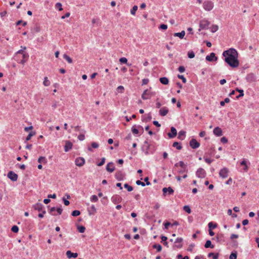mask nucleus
<instances>
[{"instance_id": "f257e3e1", "label": "nucleus", "mask_w": 259, "mask_h": 259, "mask_svg": "<svg viewBox=\"0 0 259 259\" xmlns=\"http://www.w3.org/2000/svg\"><path fill=\"white\" fill-rule=\"evenodd\" d=\"M223 56L225 58V62L232 68H235L239 66L238 53L235 49L231 48L224 51Z\"/></svg>"}, {"instance_id": "f03ea898", "label": "nucleus", "mask_w": 259, "mask_h": 259, "mask_svg": "<svg viewBox=\"0 0 259 259\" xmlns=\"http://www.w3.org/2000/svg\"><path fill=\"white\" fill-rule=\"evenodd\" d=\"M213 3L211 1H205L203 3V9L207 11H210L213 8Z\"/></svg>"}, {"instance_id": "7ed1b4c3", "label": "nucleus", "mask_w": 259, "mask_h": 259, "mask_svg": "<svg viewBox=\"0 0 259 259\" xmlns=\"http://www.w3.org/2000/svg\"><path fill=\"white\" fill-rule=\"evenodd\" d=\"M229 170L227 167L222 168L219 172V176L222 179H226L229 175Z\"/></svg>"}, {"instance_id": "20e7f679", "label": "nucleus", "mask_w": 259, "mask_h": 259, "mask_svg": "<svg viewBox=\"0 0 259 259\" xmlns=\"http://www.w3.org/2000/svg\"><path fill=\"white\" fill-rule=\"evenodd\" d=\"M210 22L206 19H203L200 21L199 27L200 29H207Z\"/></svg>"}, {"instance_id": "39448f33", "label": "nucleus", "mask_w": 259, "mask_h": 259, "mask_svg": "<svg viewBox=\"0 0 259 259\" xmlns=\"http://www.w3.org/2000/svg\"><path fill=\"white\" fill-rule=\"evenodd\" d=\"M153 95V93L150 92L149 90H146L144 91L142 95V98L143 100H147L151 98L152 96Z\"/></svg>"}, {"instance_id": "423d86ee", "label": "nucleus", "mask_w": 259, "mask_h": 259, "mask_svg": "<svg viewBox=\"0 0 259 259\" xmlns=\"http://www.w3.org/2000/svg\"><path fill=\"white\" fill-rule=\"evenodd\" d=\"M183 238H177L174 242V247L177 248H181L183 246Z\"/></svg>"}, {"instance_id": "0eeeda50", "label": "nucleus", "mask_w": 259, "mask_h": 259, "mask_svg": "<svg viewBox=\"0 0 259 259\" xmlns=\"http://www.w3.org/2000/svg\"><path fill=\"white\" fill-rule=\"evenodd\" d=\"M85 163V160L83 158L79 157L75 159V164L76 165L81 167L83 166Z\"/></svg>"}, {"instance_id": "6e6552de", "label": "nucleus", "mask_w": 259, "mask_h": 259, "mask_svg": "<svg viewBox=\"0 0 259 259\" xmlns=\"http://www.w3.org/2000/svg\"><path fill=\"white\" fill-rule=\"evenodd\" d=\"M7 176L11 180L16 181L18 179V175L12 171H10L8 173Z\"/></svg>"}, {"instance_id": "1a4fd4ad", "label": "nucleus", "mask_w": 259, "mask_h": 259, "mask_svg": "<svg viewBox=\"0 0 259 259\" xmlns=\"http://www.w3.org/2000/svg\"><path fill=\"white\" fill-rule=\"evenodd\" d=\"M87 210L89 215H93L97 212V209L94 205H92L87 208Z\"/></svg>"}, {"instance_id": "9d476101", "label": "nucleus", "mask_w": 259, "mask_h": 259, "mask_svg": "<svg viewBox=\"0 0 259 259\" xmlns=\"http://www.w3.org/2000/svg\"><path fill=\"white\" fill-rule=\"evenodd\" d=\"M190 146L193 149H196L200 146V144L195 139H193L190 142Z\"/></svg>"}, {"instance_id": "9b49d317", "label": "nucleus", "mask_w": 259, "mask_h": 259, "mask_svg": "<svg viewBox=\"0 0 259 259\" xmlns=\"http://www.w3.org/2000/svg\"><path fill=\"white\" fill-rule=\"evenodd\" d=\"M205 171L203 168H199L196 171V176L198 178H203L205 177Z\"/></svg>"}, {"instance_id": "f8f14e48", "label": "nucleus", "mask_w": 259, "mask_h": 259, "mask_svg": "<svg viewBox=\"0 0 259 259\" xmlns=\"http://www.w3.org/2000/svg\"><path fill=\"white\" fill-rule=\"evenodd\" d=\"M73 147V144L69 141H66L64 146V151L67 152L70 150Z\"/></svg>"}, {"instance_id": "ddd939ff", "label": "nucleus", "mask_w": 259, "mask_h": 259, "mask_svg": "<svg viewBox=\"0 0 259 259\" xmlns=\"http://www.w3.org/2000/svg\"><path fill=\"white\" fill-rule=\"evenodd\" d=\"M177 135V131L175 127H171L170 128V133H168L167 135L169 138H174Z\"/></svg>"}, {"instance_id": "4468645a", "label": "nucleus", "mask_w": 259, "mask_h": 259, "mask_svg": "<svg viewBox=\"0 0 259 259\" xmlns=\"http://www.w3.org/2000/svg\"><path fill=\"white\" fill-rule=\"evenodd\" d=\"M217 59L218 58L214 53H211L209 55L206 57V60L208 61H217Z\"/></svg>"}, {"instance_id": "2eb2a0df", "label": "nucleus", "mask_w": 259, "mask_h": 259, "mask_svg": "<svg viewBox=\"0 0 259 259\" xmlns=\"http://www.w3.org/2000/svg\"><path fill=\"white\" fill-rule=\"evenodd\" d=\"M150 145L148 144L147 141L145 142V145L143 147V150L145 151V153L148 155L150 153H153V152L149 151Z\"/></svg>"}, {"instance_id": "dca6fc26", "label": "nucleus", "mask_w": 259, "mask_h": 259, "mask_svg": "<svg viewBox=\"0 0 259 259\" xmlns=\"http://www.w3.org/2000/svg\"><path fill=\"white\" fill-rule=\"evenodd\" d=\"M213 134L217 137L221 136L223 135L222 130L219 127H216L213 131Z\"/></svg>"}, {"instance_id": "f3484780", "label": "nucleus", "mask_w": 259, "mask_h": 259, "mask_svg": "<svg viewBox=\"0 0 259 259\" xmlns=\"http://www.w3.org/2000/svg\"><path fill=\"white\" fill-rule=\"evenodd\" d=\"M162 191L164 195H166L167 193H168V194L169 195H171L174 193V190L170 187H169L168 188H163L162 189Z\"/></svg>"}, {"instance_id": "a211bd4d", "label": "nucleus", "mask_w": 259, "mask_h": 259, "mask_svg": "<svg viewBox=\"0 0 259 259\" xmlns=\"http://www.w3.org/2000/svg\"><path fill=\"white\" fill-rule=\"evenodd\" d=\"M168 112V108L166 107H164L161 108L159 111V114L162 116H165Z\"/></svg>"}, {"instance_id": "6ab92c4d", "label": "nucleus", "mask_w": 259, "mask_h": 259, "mask_svg": "<svg viewBox=\"0 0 259 259\" xmlns=\"http://www.w3.org/2000/svg\"><path fill=\"white\" fill-rule=\"evenodd\" d=\"M248 162L246 160H243L242 161L240 162V164L243 166V171H247L248 169V167L247 165V163Z\"/></svg>"}, {"instance_id": "aec40b11", "label": "nucleus", "mask_w": 259, "mask_h": 259, "mask_svg": "<svg viewBox=\"0 0 259 259\" xmlns=\"http://www.w3.org/2000/svg\"><path fill=\"white\" fill-rule=\"evenodd\" d=\"M115 169V167L113 163L110 162L107 164L106 166V170L110 172H112Z\"/></svg>"}, {"instance_id": "412c9836", "label": "nucleus", "mask_w": 259, "mask_h": 259, "mask_svg": "<svg viewBox=\"0 0 259 259\" xmlns=\"http://www.w3.org/2000/svg\"><path fill=\"white\" fill-rule=\"evenodd\" d=\"M66 254L67 257L69 258H70L72 257L76 258L78 256V254L77 253H73L70 250L67 251Z\"/></svg>"}, {"instance_id": "4be33fe9", "label": "nucleus", "mask_w": 259, "mask_h": 259, "mask_svg": "<svg viewBox=\"0 0 259 259\" xmlns=\"http://www.w3.org/2000/svg\"><path fill=\"white\" fill-rule=\"evenodd\" d=\"M62 210H63L61 207L56 208L55 207H53L51 209V212L52 213H53V211H56L58 214H61L62 212Z\"/></svg>"}, {"instance_id": "5701e85b", "label": "nucleus", "mask_w": 259, "mask_h": 259, "mask_svg": "<svg viewBox=\"0 0 259 259\" xmlns=\"http://www.w3.org/2000/svg\"><path fill=\"white\" fill-rule=\"evenodd\" d=\"M159 81L162 84H165V85L167 84L169 82L168 79L165 77H163L160 78Z\"/></svg>"}, {"instance_id": "b1692460", "label": "nucleus", "mask_w": 259, "mask_h": 259, "mask_svg": "<svg viewBox=\"0 0 259 259\" xmlns=\"http://www.w3.org/2000/svg\"><path fill=\"white\" fill-rule=\"evenodd\" d=\"M185 35V32L184 30L182 31L181 32H177L174 34L175 36H177L182 39L184 38Z\"/></svg>"}, {"instance_id": "393cba45", "label": "nucleus", "mask_w": 259, "mask_h": 259, "mask_svg": "<svg viewBox=\"0 0 259 259\" xmlns=\"http://www.w3.org/2000/svg\"><path fill=\"white\" fill-rule=\"evenodd\" d=\"M98 143L96 142H93L91 144V147H89L88 149L90 151H92V148H98L99 147Z\"/></svg>"}, {"instance_id": "a878e982", "label": "nucleus", "mask_w": 259, "mask_h": 259, "mask_svg": "<svg viewBox=\"0 0 259 259\" xmlns=\"http://www.w3.org/2000/svg\"><path fill=\"white\" fill-rule=\"evenodd\" d=\"M186 132L184 131H181L178 134V138L180 140H183L185 137Z\"/></svg>"}, {"instance_id": "bb28decb", "label": "nucleus", "mask_w": 259, "mask_h": 259, "mask_svg": "<svg viewBox=\"0 0 259 259\" xmlns=\"http://www.w3.org/2000/svg\"><path fill=\"white\" fill-rule=\"evenodd\" d=\"M121 199V197L118 195L113 196L111 198L112 202L114 203L119 202Z\"/></svg>"}, {"instance_id": "cd10ccee", "label": "nucleus", "mask_w": 259, "mask_h": 259, "mask_svg": "<svg viewBox=\"0 0 259 259\" xmlns=\"http://www.w3.org/2000/svg\"><path fill=\"white\" fill-rule=\"evenodd\" d=\"M43 84L45 87H48L51 84V82L47 77H44Z\"/></svg>"}, {"instance_id": "c85d7f7f", "label": "nucleus", "mask_w": 259, "mask_h": 259, "mask_svg": "<svg viewBox=\"0 0 259 259\" xmlns=\"http://www.w3.org/2000/svg\"><path fill=\"white\" fill-rule=\"evenodd\" d=\"M204 247L206 248H213L214 245L211 244V242L210 240H207L204 245Z\"/></svg>"}, {"instance_id": "c756f323", "label": "nucleus", "mask_w": 259, "mask_h": 259, "mask_svg": "<svg viewBox=\"0 0 259 259\" xmlns=\"http://www.w3.org/2000/svg\"><path fill=\"white\" fill-rule=\"evenodd\" d=\"M43 207V205L40 203H37L34 205V208L38 211H41Z\"/></svg>"}, {"instance_id": "7c9ffc66", "label": "nucleus", "mask_w": 259, "mask_h": 259, "mask_svg": "<svg viewBox=\"0 0 259 259\" xmlns=\"http://www.w3.org/2000/svg\"><path fill=\"white\" fill-rule=\"evenodd\" d=\"M38 162L40 163H46L47 162V160L45 157L40 156L38 159Z\"/></svg>"}, {"instance_id": "2f4dec72", "label": "nucleus", "mask_w": 259, "mask_h": 259, "mask_svg": "<svg viewBox=\"0 0 259 259\" xmlns=\"http://www.w3.org/2000/svg\"><path fill=\"white\" fill-rule=\"evenodd\" d=\"M172 146L178 150H181L182 148L181 145L177 142H175L172 144Z\"/></svg>"}, {"instance_id": "473e14b6", "label": "nucleus", "mask_w": 259, "mask_h": 259, "mask_svg": "<svg viewBox=\"0 0 259 259\" xmlns=\"http://www.w3.org/2000/svg\"><path fill=\"white\" fill-rule=\"evenodd\" d=\"M209 230L215 229L217 227V224H213V222H209L208 224Z\"/></svg>"}, {"instance_id": "72a5a7b5", "label": "nucleus", "mask_w": 259, "mask_h": 259, "mask_svg": "<svg viewBox=\"0 0 259 259\" xmlns=\"http://www.w3.org/2000/svg\"><path fill=\"white\" fill-rule=\"evenodd\" d=\"M208 257H212L213 259H218L219 254L218 253L214 254L213 252H210L208 254Z\"/></svg>"}, {"instance_id": "f704fd0d", "label": "nucleus", "mask_w": 259, "mask_h": 259, "mask_svg": "<svg viewBox=\"0 0 259 259\" xmlns=\"http://www.w3.org/2000/svg\"><path fill=\"white\" fill-rule=\"evenodd\" d=\"M180 166L182 168H186L185 163L183 161H180L175 164V166Z\"/></svg>"}, {"instance_id": "c9c22d12", "label": "nucleus", "mask_w": 259, "mask_h": 259, "mask_svg": "<svg viewBox=\"0 0 259 259\" xmlns=\"http://www.w3.org/2000/svg\"><path fill=\"white\" fill-rule=\"evenodd\" d=\"M90 201L92 202H97L98 201V196L95 195L91 196L90 197Z\"/></svg>"}, {"instance_id": "e433bc0d", "label": "nucleus", "mask_w": 259, "mask_h": 259, "mask_svg": "<svg viewBox=\"0 0 259 259\" xmlns=\"http://www.w3.org/2000/svg\"><path fill=\"white\" fill-rule=\"evenodd\" d=\"M63 58L64 59H65L69 63H72V59L67 55L64 54Z\"/></svg>"}, {"instance_id": "4c0bfd02", "label": "nucleus", "mask_w": 259, "mask_h": 259, "mask_svg": "<svg viewBox=\"0 0 259 259\" xmlns=\"http://www.w3.org/2000/svg\"><path fill=\"white\" fill-rule=\"evenodd\" d=\"M132 131L135 135H138L139 134V130L138 129L136 125H134L132 128Z\"/></svg>"}, {"instance_id": "58836bf2", "label": "nucleus", "mask_w": 259, "mask_h": 259, "mask_svg": "<svg viewBox=\"0 0 259 259\" xmlns=\"http://www.w3.org/2000/svg\"><path fill=\"white\" fill-rule=\"evenodd\" d=\"M153 247L155 249H156L158 252H160L162 250V247L160 244H154L153 245Z\"/></svg>"}, {"instance_id": "ea45409f", "label": "nucleus", "mask_w": 259, "mask_h": 259, "mask_svg": "<svg viewBox=\"0 0 259 259\" xmlns=\"http://www.w3.org/2000/svg\"><path fill=\"white\" fill-rule=\"evenodd\" d=\"M138 10V6H134L132 9L131 10V14L132 15H135L136 12Z\"/></svg>"}, {"instance_id": "a19ab883", "label": "nucleus", "mask_w": 259, "mask_h": 259, "mask_svg": "<svg viewBox=\"0 0 259 259\" xmlns=\"http://www.w3.org/2000/svg\"><path fill=\"white\" fill-rule=\"evenodd\" d=\"M117 92L119 93H123L124 91V88L122 85H119L117 88Z\"/></svg>"}, {"instance_id": "79ce46f5", "label": "nucleus", "mask_w": 259, "mask_h": 259, "mask_svg": "<svg viewBox=\"0 0 259 259\" xmlns=\"http://www.w3.org/2000/svg\"><path fill=\"white\" fill-rule=\"evenodd\" d=\"M219 29V26L217 25H213L211 27V31L212 32H215Z\"/></svg>"}, {"instance_id": "37998d69", "label": "nucleus", "mask_w": 259, "mask_h": 259, "mask_svg": "<svg viewBox=\"0 0 259 259\" xmlns=\"http://www.w3.org/2000/svg\"><path fill=\"white\" fill-rule=\"evenodd\" d=\"M183 209L188 213H190L191 212V209L188 205H185L183 207Z\"/></svg>"}, {"instance_id": "c03bdc74", "label": "nucleus", "mask_w": 259, "mask_h": 259, "mask_svg": "<svg viewBox=\"0 0 259 259\" xmlns=\"http://www.w3.org/2000/svg\"><path fill=\"white\" fill-rule=\"evenodd\" d=\"M188 56L189 58L192 59L195 57V53L192 51H190L188 52Z\"/></svg>"}, {"instance_id": "a18cd8bd", "label": "nucleus", "mask_w": 259, "mask_h": 259, "mask_svg": "<svg viewBox=\"0 0 259 259\" xmlns=\"http://www.w3.org/2000/svg\"><path fill=\"white\" fill-rule=\"evenodd\" d=\"M124 187L125 188L127 189V190L128 192H131V191H133V188L131 186H130L127 184H125L124 185Z\"/></svg>"}, {"instance_id": "49530a36", "label": "nucleus", "mask_w": 259, "mask_h": 259, "mask_svg": "<svg viewBox=\"0 0 259 259\" xmlns=\"http://www.w3.org/2000/svg\"><path fill=\"white\" fill-rule=\"evenodd\" d=\"M55 8L58 9V10L60 11L63 10V8L62 7V4L60 3H57L55 5Z\"/></svg>"}, {"instance_id": "de8ad7c7", "label": "nucleus", "mask_w": 259, "mask_h": 259, "mask_svg": "<svg viewBox=\"0 0 259 259\" xmlns=\"http://www.w3.org/2000/svg\"><path fill=\"white\" fill-rule=\"evenodd\" d=\"M230 102V99L228 98H226L224 101H222L220 102V105L222 106H224L225 103H229Z\"/></svg>"}, {"instance_id": "09e8293b", "label": "nucleus", "mask_w": 259, "mask_h": 259, "mask_svg": "<svg viewBox=\"0 0 259 259\" xmlns=\"http://www.w3.org/2000/svg\"><path fill=\"white\" fill-rule=\"evenodd\" d=\"M80 212L79 210H75L72 212L71 214L73 217H76V216H78L79 215H80Z\"/></svg>"}, {"instance_id": "8fccbe9b", "label": "nucleus", "mask_w": 259, "mask_h": 259, "mask_svg": "<svg viewBox=\"0 0 259 259\" xmlns=\"http://www.w3.org/2000/svg\"><path fill=\"white\" fill-rule=\"evenodd\" d=\"M236 91L240 93L239 95L237 96V98L243 97L244 96V92L243 90L237 89Z\"/></svg>"}, {"instance_id": "3c124183", "label": "nucleus", "mask_w": 259, "mask_h": 259, "mask_svg": "<svg viewBox=\"0 0 259 259\" xmlns=\"http://www.w3.org/2000/svg\"><path fill=\"white\" fill-rule=\"evenodd\" d=\"M237 258V253L232 252L229 256V259H236Z\"/></svg>"}, {"instance_id": "603ef678", "label": "nucleus", "mask_w": 259, "mask_h": 259, "mask_svg": "<svg viewBox=\"0 0 259 259\" xmlns=\"http://www.w3.org/2000/svg\"><path fill=\"white\" fill-rule=\"evenodd\" d=\"M119 62L121 63L126 64L127 62V59L125 57H122L119 59Z\"/></svg>"}, {"instance_id": "864d4df0", "label": "nucleus", "mask_w": 259, "mask_h": 259, "mask_svg": "<svg viewBox=\"0 0 259 259\" xmlns=\"http://www.w3.org/2000/svg\"><path fill=\"white\" fill-rule=\"evenodd\" d=\"M11 230L14 233H17L19 231V228L17 226H13L11 228Z\"/></svg>"}, {"instance_id": "5fc2aeb1", "label": "nucleus", "mask_w": 259, "mask_h": 259, "mask_svg": "<svg viewBox=\"0 0 259 259\" xmlns=\"http://www.w3.org/2000/svg\"><path fill=\"white\" fill-rule=\"evenodd\" d=\"M85 230V227H83V226H79V227H78V231H79L80 233H83V232H84Z\"/></svg>"}, {"instance_id": "6e6d98bb", "label": "nucleus", "mask_w": 259, "mask_h": 259, "mask_svg": "<svg viewBox=\"0 0 259 259\" xmlns=\"http://www.w3.org/2000/svg\"><path fill=\"white\" fill-rule=\"evenodd\" d=\"M203 158H204V161L208 164H210L213 161L212 159H211L209 158L205 157V156L203 157Z\"/></svg>"}, {"instance_id": "4d7b16f0", "label": "nucleus", "mask_w": 259, "mask_h": 259, "mask_svg": "<svg viewBox=\"0 0 259 259\" xmlns=\"http://www.w3.org/2000/svg\"><path fill=\"white\" fill-rule=\"evenodd\" d=\"M178 77L182 80L183 83L186 82V79L183 75H178Z\"/></svg>"}, {"instance_id": "13d9d810", "label": "nucleus", "mask_w": 259, "mask_h": 259, "mask_svg": "<svg viewBox=\"0 0 259 259\" xmlns=\"http://www.w3.org/2000/svg\"><path fill=\"white\" fill-rule=\"evenodd\" d=\"M34 135V133L33 132L30 133L28 135L26 138V141H29L31 139V137Z\"/></svg>"}, {"instance_id": "bf43d9fd", "label": "nucleus", "mask_w": 259, "mask_h": 259, "mask_svg": "<svg viewBox=\"0 0 259 259\" xmlns=\"http://www.w3.org/2000/svg\"><path fill=\"white\" fill-rule=\"evenodd\" d=\"M178 259H189V257L188 256H185L184 257H183L182 255L181 254H178L177 255Z\"/></svg>"}, {"instance_id": "052dcab7", "label": "nucleus", "mask_w": 259, "mask_h": 259, "mask_svg": "<svg viewBox=\"0 0 259 259\" xmlns=\"http://www.w3.org/2000/svg\"><path fill=\"white\" fill-rule=\"evenodd\" d=\"M78 139L80 141H83L85 139V136H84V135L83 134H80L78 136Z\"/></svg>"}, {"instance_id": "680f3d73", "label": "nucleus", "mask_w": 259, "mask_h": 259, "mask_svg": "<svg viewBox=\"0 0 259 259\" xmlns=\"http://www.w3.org/2000/svg\"><path fill=\"white\" fill-rule=\"evenodd\" d=\"M159 28L160 29L166 30L167 28V26L166 24H161Z\"/></svg>"}, {"instance_id": "e2e57ef3", "label": "nucleus", "mask_w": 259, "mask_h": 259, "mask_svg": "<svg viewBox=\"0 0 259 259\" xmlns=\"http://www.w3.org/2000/svg\"><path fill=\"white\" fill-rule=\"evenodd\" d=\"M221 141L222 143H223L224 144H226L227 143L228 140L226 137H223L221 139Z\"/></svg>"}, {"instance_id": "0e129e2a", "label": "nucleus", "mask_w": 259, "mask_h": 259, "mask_svg": "<svg viewBox=\"0 0 259 259\" xmlns=\"http://www.w3.org/2000/svg\"><path fill=\"white\" fill-rule=\"evenodd\" d=\"M58 106V103L57 102H55L53 103L51 106L52 109L55 110Z\"/></svg>"}, {"instance_id": "69168bd1", "label": "nucleus", "mask_w": 259, "mask_h": 259, "mask_svg": "<svg viewBox=\"0 0 259 259\" xmlns=\"http://www.w3.org/2000/svg\"><path fill=\"white\" fill-rule=\"evenodd\" d=\"M136 184L138 185H141L142 186H145V184L143 182H141V181L140 180H138L136 181Z\"/></svg>"}, {"instance_id": "338daca9", "label": "nucleus", "mask_w": 259, "mask_h": 259, "mask_svg": "<svg viewBox=\"0 0 259 259\" xmlns=\"http://www.w3.org/2000/svg\"><path fill=\"white\" fill-rule=\"evenodd\" d=\"M178 70L180 72L182 73V72H184L185 71V67L184 66H180L179 67Z\"/></svg>"}, {"instance_id": "774afa93", "label": "nucleus", "mask_w": 259, "mask_h": 259, "mask_svg": "<svg viewBox=\"0 0 259 259\" xmlns=\"http://www.w3.org/2000/svg\"><path fill=\"white\" fill-rule=\"evenodd\" d=\"M195 259H206L205 257L202 255H197L195 256Z\"/></svg>"}]
</instances>
